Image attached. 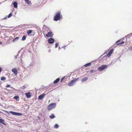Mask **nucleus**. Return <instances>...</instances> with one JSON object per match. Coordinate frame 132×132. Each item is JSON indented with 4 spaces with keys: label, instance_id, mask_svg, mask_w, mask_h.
<instances>
[{
    "label": "nucleus",
    "instance_id": "obj_1",
    "mask_svg": "<svg viewBox=\"0 0 132 132\" xmlns=\"http://www.w3.org/2000/svg\"><path fill=\"white\" fill-rule=\"evenodd\" d=\"M61 13L60 12H57L54 18V20L57 21L59 20L61 16L60 15Z\"/></svg>",
    "mask_w": 132,
    "mask_h": 132
},
{
    "label": "nucleus",
    "instance_id": "obj_2",
    "mask_svg": "<svg viewBox=\"0 0 132 132\" xmlns=\"http://www.w3.org/2000/svg\"><path fill=\"white\" fill-rule=\"evenodd\" d=\"M56 104L54 103H51L47 107V109L49 110H50L55 108Z\"/></svg>",
    "mask_w": 132,
    "mask_h": 132
},
{
    "label": "nucleus",
    "instance_id": "obj_3",
    "mask_svg": "<svg viewBox=\"0 0 132 132\" xmlns=\"http://www.w3.org/2000/svg\"><path fill=\"white\" fill-rule=\"evenodd\" d=\"M107 68V66L106 65H103L101 66L98 69V70L101 71H102L104 70L105 69Z\"/></svg>",
    "mask_w": 132,
    "mask_h": 132
},
{
    "label": "nucleus",
    "instance_id": "obj_4",
    "mask_svg": "<svg viewBox=\"0 0 132 132\" xmlns=\"http://www.w3.org/2000/svg\"><path fill=\"white\" fill-rule=\"evenodd\" d=\"M10 112L12 114L15 115H17V116H20L22 115V114L21 113L16 112H14L13 111H10Z\"/></svg>",
    "mask_w": 132,
    "mask_h": 132
},
{
    "label": "nucleus",
    "instance_id": "obj_5",
    "mask_svg": "<svg viewBox=\"0 0 132 132\" xmlns=\"http://www.w3.org/2000/svg\"><path fill=\"white\" fill-rule=\"evenodd\" d=\"M46 36L47 37H52L53 35V34H52V32L51 31L48 32L47 34L46 35Z\"/></svg>",
    "mask_w": 132,
    "mask_h": 132
},
{
    "label": "nucleus",
    "instance_id": "obj_6",
    "mask_svg": "<svg viewBox=\"0 0 132 132\" xmlns=\"http://www.w3.org/2000/svg\"><path fill=\"white\" fill-rule=\"evenodd\" d=\"M76 81V80L73 79L71 82L68 83V85L69 86H72L73 85V83Z\"/></svg>",
    "mask_w": 132,
    "mask_h": 132
},
{
    "label": "nucleus",
    "instance_id": "obj_7",
    "mask_svg": "<svg viewBox=\"0 0 132 132\" xmlns=\"http://www.w3.org/2000/svg\"><path fill=\"white\" fill-rule=\"evenodd\" d=\"M54 39L52 38H49L48 39V43L50 44H52L54 42Z\"/></svg>",
    "mask_w": 132,
    "mask_h": 132
},
{
    "label": "nucleus",
    "instance_id": "obj_8",
    "mask_svg": "<svg viewBox=\"0 0 132 132\" xmlns=\"http://www.w3.org/2000/svg\"><path fill=\"white\" fill-rule=\"evenodd\" d=\"M113 51V49L110 50L109 52L106 54V56L108 57H110Z\"/></svg>",
    "mask_w": 132,
    "mask_h": 132
},
{
    "label": "nucleus",
    "instance_id": "obj_9",
    "mask_svg": "<svg viewBox=\"0 0 132 132\" xmlns=\"http://www.w3.org/2000/svg\"><path fill=\"white\" fill-rule=\"evenodd\" d=\"M12 71L14 73L15 75L16 76L17 75L18 71L16 68H14L12 69Z\"/></svg>",
    "mask_w": 132,
    "mask_h": 132
},
{
    "label": "nucleus",
    "instance_id": "obj_10",
    "mask_svg": "<svg viewBox=\"0 0 132 132\" xmlns=\"http://www.w3.org/2000/svg\"><path fill=\"white\" fill-rule=\"evenodd\" d=\"M121 40V39H120L118 40L116 42V43L117 44V45H118L122 44L124 43V42L122 41L121 42H120Z\"/></svg>",
    "mask_w": 132,
    "mask_h": 132
},
{
    "label": "nucleus",
    "instance_id": "obj_11",
    "mask_svg": "<svg viewBox=\"0 0 132 132\" xmlns=\"http://www.w3.org/2000/svg\"><path fill=\"white\" fill-rule=\"evenodd\" d=\"M31 93L30 92H29L28 93H26L25 94V95L28 98H30L31 97Z\"/></svg>",
    "mask_w": 132,
    "mask_h": 132
},
{
    "label": "nucleus",
    "instance_id": "obj_12",
    "mask_svg": "<svg viewBox=\"0 0 132 132\" xmlns=\"http://www.w3.org/2000/svg\"><path fill=\"white\" fill-rule=\"evenodd\" d=\"M45 94H42L40 95H39L38 97V98L39 99L41 100L42 99L43 97H44V96H45Z\"/></svg>",
    "mask_w": 132,
    "mask_h": 132
},
{
    "label": "nucleus",
    "instance_id": "obj_13",
    "mask_svg": "<svg viewBox=\"0 0 132 132\" xmlns=\"http://www.w3.org/2000/svg\"><path fill=\"white\" fill-rule=\"evenodd\" d=\"M25 1L26 2L27 4L29 5H31L32 4V3L31 1L29 0H25Z\"/></svg>",
    "mask_w": 132,
    "mask_h": 132
},
{
    "label": "nucleus",
    "instance_id": "obj_14",
    "mask_svg": "<svg viewBox=\"0 0 132 132\" xmlns=\"http://www.w3.org/2000/svg\"><path fill=\"white\" fill-rule=\"evenodd\" d=\"M60 79L59 78H58L57 79H56L55 80L53 83L54 84H56L60 80Z\"/></svg>",
    "mask_w": 132,
    "mask_h": 132
},
{
    "label": "nucleus",
    "instance_id": "obj_15",
    "mask_svg": "<svg viewBox=\"0 0 132 132\" xmlns=\"http://www.w3.org/2000/svg\"><path fill=\"white\" fill-rule=\"evenodd\" d=\"M32 31L31 30H28L27 31V33L28 35L30 34L32 32Z\"/></svg>",
    "mask_w": 132,
    "mask_h": 132
},
{
    "label": "nucleus",
    "instance_id": "obj_16",
    "mask_svg": "<svg viewBox=\"0 0 132 132\" xmlns=\"http://www.w3.org/2000/svg\"><path fill=\"white\" fill-rule=\"evenodd\" d=\"M17 3L16 2H14L13 3V5L14 7L15 8L17 7Z\"/></svg>",
    "mask_w": 132,
    "mask_h": 132
},
{
    "label": "nucleus",
    "instance_id": "obj_17",
    "mask_svg": "<svg viewBox=\"0 0 132 132\" xmlns=\"http://www.w3.org/2000/svg\"><path fill=\"white\" fill-rule=\"evenodd\" d=\"M88 79V78L87 77H86L84 78L83 79H82L81 81L82 82H84L86 81Z\"/></svg>",
    "mask_w": 132,
    "mask_h": 132
},
{
    "label": "nucleus",
    "instance_id": "obj_18",
    "mask_svg": "<svg viewBox=\"0 0 132 132\" xmlns=\"http://www.w3.org/2000/svg\"><path fill=\"white\" fill-rule=\"evenodd\" d=\"M49 117L50 118L53 119L55 118V116L53 114H52L51 116H50Z\"/></svg>",
    "mask_w": 132,
    "mask_h": 132
},
{
    "label": "nucleus",
    "instance_id": "obj_19",
    "mask_svg": "<svg viewBox=\"0 0 132 132\" xmlns=\"http://www.w3.org/2000/svg\"><path fill=\"white\" fill-rule=\"evenodd\" d=\"M0 122L2 123V124L4 125V121L2 119H0Z\"/></svg>",
    "mask_w": 132,
    "mask_h": 132
},
{
    "label": "nucleus",
    "instance_id": "obj_20",
    "mask_svg": "<svg viewBox=\"0 0 132 132\" xmlns=\"http://www.w3.org/2000/svg\"><path fill=\"white\" fill-rule=\"evenodd\" d=\"M91 65V63H88L84 65V66L85 67H87L88 66L90 65Z\"/></svg>",
    "mask_w": 132,
    "mask_h": 132
},
{
    "label": "nucleus",
    "instance_id": "obj_21",
    "mask_svg": "<svg viewBox=\"0 0 132 132\" xmlns=\"http://www.w3.org/2000/svg\"><path fill=\"white\" fill-rule=\"evenodd\" d=\"M19 38L18 37H16L13 40V42H15V41L17 40H18Z\"/></svg>",
    "mask_w": 132,
    "mask_h": 132
},
{
    "label": "nucleus",
    "instance_id": "obj_22",
    "mask_svg": "<svg viewBox=\"0 0 132 132\" xmlns=\"http://www.w3.org/2000/svg\"><path fill=\"white\" fill-rule=\"evenodd\" d=\"M26 37L25 36H23L22 39L21 40L22 41L26 39Z\"/></svg>",
    "mask_w": 132,
    "mask_h": 132
},
{
    "label": "nucleus",
    "instance_id": "obj_23",
    "mask_svg": "<svg viewBox=\"0 0 132 132\" xmlns=\"http://www.w3.org/2000/svg\"><path fill=\"white\" fill-rule=\"evenodd\" d=\"M6 79V78L4 76L2 77L1 78V80H5Z\"/></svg>",
    "mask_w": 132,
    "mask_h": 132
},
{
    "label": "nucleus",
    "instance_id": "obj_24",
    "mask_svg": "<svg viewBox=\"0 0 132 132\" xmlns=\"http://www.w3.org/2000/svg\"><path fill=\"white\" fill-rule=\"evenodd\" d=\"M19 96H15L13 97V98L16 99V100H17L18 99H19Z\"/></svg>",
    "mask_w": 132,
    "mask_h": 132
},
{
    "label": "nucleus",
    "instance_id": "obj_25",
    "mask_svg": "<svg viewBox=\"0 0 132 132\" xmlns=\"http://www.w3.org/2000/svg\"><path fill=\"white\" fill-rule=\"evenodd\" d=\"M59 127V126L57 124H56L54 126V128H57Z\"/></svg>",
    "mask_w": 132,
    "mask_h": 132
},
{
    "label": "nucleus",
    "instance_id": "obj_26",
    "mask_svg": "<svg viewBox=\"0 0 132 132\" xmlns=\"http://www.w3.org/2000/svg\"><path fill=\"white\" fill-rule=\"evenodd\" d=\"M12 13H10L8 15L7 17L10 18L12 16Z\"/></svg>",
    "mask_w": 132,
    "mask_h": 132
},
{
    "label": "nucleus",
    "instance_id": "obj_27",
    "mask_svg": "<svg viewBox=\"0 0 132 132\" xmlns=\"http://www.w3.org/2000/svg\"><path fill=\"white\" fill-rule=\"evenodd\" d=\"M27 87V86L26 85H24L21 87V88L22 89H24Z\"/></svg>",
    "mask_w": 132,
    "mask_h": 132
},
{
    "label": "nucleus",
    "instance_id": "obj_28",
    "mask_svg": "<svg viewBox=\"0 0 132 132\" xmlns=\"http://www.w3.org/2000/svg\"><path fill=\"white\" fill-rule=\"evenodd\" d=\"M65 76H64L61 79V83L63 81L64 79L65 78Z\"/></svg>",
    "mask_w": 132,
    "mask_h": 132
},
{
    "label": "nucleus",
    "instance_id": "obj_29",
    "mask_svg": "<svg viewBox=\"0 0 132 132\" xmlns=\"http://www.w3.org/2000/svg\"><path fill=\"white\" fill-rule=\"evenodd\" d=\"M58 44L57 43H56L55 45V48H57L58 47Z\"/></svg>",
    "mask_w": 132,
    "mask_h": 132
},
{
    "label": "nucleus",
    "instance_id": "obj_30",
    "mask_svg": "<svg viewBox=\"0 0 132 132\" xmlns=\"http://www.w3.org/2000/svg\"><path fill=\"white\" fill-rule=\"evenodd\" d=\"M94 70H91L90 71V72L91 73H92L94 72Z\"/></svg>",
    "mask_w": 132,
    "mask_h": 132
},
{
    "label": "nucleus",
    "instance_id": "obj_31",
    "mask_svg": "<svg viewBox=\"0 0 132 132\" xmlns=\"http://www.w3.org/2000/svg\"><path fill=\"white\" fill-rule=\"evenodd\" d=\"M66 46H64L63 47H62V48H64V50L65 49V47H66Z\"/></svg>",
    "mask_w": 132,
    "mask_h": 132
},
{
    "label": "nucleus",
    "instance_id": "obj_32",
    "mask_svg": "<svg viewBox=\"0 0 132 132\" xmlns=\"http://www.w3.org/2000/svg\"><path fill=\"white\" fill-rule=\"evenodd\" d=\"M10 85H8L6 86V87H10Z\"/></svg>",
    "mask_w": 132,
    "mask_h": 132
},
{
    "label": "nucleus",
    "instance_id": "obj_33",
    "mask_svg": "<svg viewBox=\"0 0 132 132\" xmlns=\"http://www.w3.org/2000/svg\"><path fill=\"white\" fill-rule=\"evenodd\" d=\"M2 71V69L1 68H0V72H1Z\"/></svg>",
    "mask_w": 132,
    "mask_h": 132
},
{
    "label": "nucleus",
    "instance_id": "obj_34",
    "mask_svg": "<svg viewBox=\"0 0 132 132\" xmlns=\"http://www.w3.org/2000/svg\"><path fill=\"white\" fill-rule=\"evenodd\" d=\"M6 17H5V18H3V19H6Z\"/></svg>",
    "mask_w": 132,
    "mask_h": 132
},
{
    "label": "nucleus",
    "instance_id": "obj_35",
    "mask_svg": "<svg viewBox=\"0 0 132 132\" xmlns=\"http://www.w3.org/2000/svg\"><path fill=\"white\" fill-rule=\"evenodd\" d=\"M4 27V26H2V27Z\"/></svg>",
    "mask_w": 132,
    "mask_h": 132
},
{
    "label": "nucleus",
    "instance_id": "obj_36",
    "mask_svg": "<svg viewBox=\"0 0 132 132\" xmlns=\"http://www.w3.org/2000/svg\"><path fill=\"white\" fill-rule=\"evenodd\" d=\"M0 43L1 44H2V43H1L0 42Z\"/></svg>",
    "mask_w": 132,
    "mask_h": 132
},
{
    "label": "nucleus",
    "instance_id": "obj_37",
    "mask_svg": "<svg viewBox=\"0 0 132 132\" xmlns=\"http://www.w3.org/2000/svg\"><path fill=\"white\" fill-rule=\"evenodd\" d=\"M1 112H0V113H1Z\"/></svg>",
    "mask_w": 132,
    "mask_h": 132
}]
</instances>
